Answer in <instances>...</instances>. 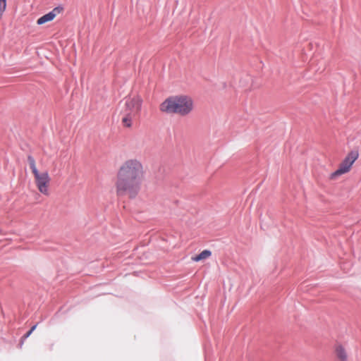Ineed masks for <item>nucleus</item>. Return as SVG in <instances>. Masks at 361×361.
I'll return each mask as SVG.
<instances>
[{"instance_id": "f257e3e1", "label": "nucleus", "mask_w": 361, "mask_h": 361, "mask_svg": "<svg viewBox=\"0 0 361 361\" xmlns=\"http://www.w3.org/2000/svg\"><path fill=\"white\" fill-rule=\"evenodd\" d=\"M144 176L145 170L140 161L130 159L124 161L116 175L115 186L117 195L135 198L141 189Z\"/></svg>"}, {"instance_id": "f03ea898", "label": "nucleus", "mask_w": 361, "mask_h": 361, "mask_svg": "<svg viewBox=\"0 0 361 361\" xmlns=\"http://www.w3.org/2000/svg\"><path fill=\"white\" fill-rule=\"evenodd\" d=\"M161 112L186 116L194 109L193 99L187 95L172 96L166 99L159 106Z\"/></svg>"}, {"instance_id": "7ed1b4c3", "label": "nucleus", "mask_w": 361, "mask_h": 361, "mask_svg": "<svg viewBox=\"0 0 361 361\" xmlns=\"http://www.w3.org/2000/svg\"><path fill=\"white\" fill-rule=\"evenodd\" d=\"M27 161L34 176L35 183L37 190L41 194L49 196L51 178L48 171L40 172L37 167L35 159L32 156L27 157Z\"/></svg>"}, {"instance_id": "20e7f679", "label": "nucleus", "mask_w": 361, "mask_h": 361, "mask_svg": "<svg viewBox=\"0 0 361 361\" xmlns=\"http://www.w3.org/2000/svg\"><path fill=\"white\" fill-rule=\"evenodd\" d=\"M358 157L359 154L357 151L355 150L350 152L345 159L341 162L338 169L331 174V178H336L338 176L348 173Z\"/></svg>"}, {"instance_id": "39448f33", "label": "nucleus", "mask_w": 361, "mask_h": 361, "mask_svg": "<svg viewBox=\"0 0 361 361\" xmlns=\"http://www.w3.org/2000/svg\"><path fill=\"white\" fill-rule=\"evenodd\" d=\"M142 104V99L141 97L135 95L126 99L125 108L123 111L130 114L137 116L140 111Z\"/></svg>"}, {"instance_id": "423d86ee", "label": "nucleus", "mask_w": 361, "mask_h": 361, "mask_svg": "<svg viewBox=\"0 0 361 361\" xmlns=\"http://www.w3.org/2000/svg\"><path fill=\"white\" fill-rule=\"evenodd\" d=\"M61 9L60 8H54L51 11H50L49 13L44 15L43 16L40 17L37 21V23L38 25H42V24H44L46 23H48V22H50L51 20H53L55 17L60 13Z\"/></svg>"}, {"instance_id": "0eeeda50", "label": "nucleus", "mask_w": 361, "mask_h": 361, "mask_svg": "<svg viewBox=\"0 0 361 361\" xmlns=\"http://www.w3.org/2000/svg\"><path fill=\"white\" fill-rule=\"evenodd\" d=\"M123 116L121 120L123 126L126 128H130L133 125V121L137 116L130 114L129 113L125 112L123 111Z\"/></svg>"}, {"instance_id": "6e6552de", "label": "nucleus", "mask_w": 361, "mask_h": 361, "mask_svg": "<svg viewBox=\"0 0 361 361\" xmlns=\"http://www.w3.org/2000/svg\"><path fill=\"white\" fill-rule=\"evenodd\" d=\"M335 353L337 357L340 360V361H346L347 360V354L345 348L340 344H337L335 347Z\"/></svg>"}, {"instance_id": "1a4fd4ad", "label": "nucleus", "mask_w": 361, "mask_h": 361, "mask_svg": "<svg viewBox=\"0 0 361 361\" xmlns=\"http://www.w3.org/2000/svg\"><path fill=\"white\" fill-rule=\"evenodd\" d=\"M212 255V252L209 250H204L202 252H200L199 255L192 257V260L194 262H199L201 260H204L208 257H209Z\"/></svg>"}, {"instance_id": "9d476101", "label": "nucleus", "mask_w": 361, "mask_h": 361, "mask_svg": "<svg viewBox=\"0 0 361 361\" xmlns=\"http://www.w3.org/2000/svg\"><path fill=\"white\" fill-rule=\"evenodd\" d=\"M6 8V0H0V18L3 16Z\"/></svg>"}, {"instance_id": "9b49d317", "label": "nucleus", "mask_w": 361, "mask_h": 361, "mask_svg": "<svg viewBox=\"0 0 361 361\" xmlns=\"http://www.w3.org/2000/svg\"><path fill=\"white\" fill-rule=\"evenodd\" d=\"M32 332H31V331H30V330L29 331H27V334H25V335L23 336V338L24 339H25V338H28V337L31 335V334H32Z\"/></svg>"}, {"instance_id": "f8f14e48", "label": "nucleus", "mask_w": 361, "mask_h": 361, "mask_svg": "<svg viewBox=\"0 0 361 361\" xmlns=\"http://www.w3.org/2000/svg\"><path fill=\"white\" fill-rule=\"evenodd\" d=\"M36 327H37V324H36V325H34V326L31 328L30 331H31V332H33V331L36 329Z\"/></svg>"}]
</instances>
